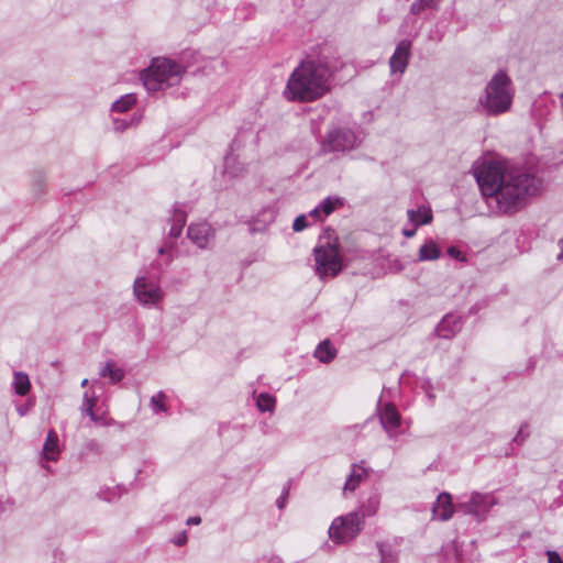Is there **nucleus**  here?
<instances>
[{
  "instance_id": "f257e3e1",
  "label": "nucleus",
  "mask_w": 563,
  "mask_h": 563,
  "mask_svg": "<svg viewBox=\"0 0 563 563\" xmlns=\"http://www.w3.org/2000/svg\"><path fill=\"white\" fill-rule=\"evenodd\" d=\"M475 177L487 203H495L501 213L518 211L529 196L539 191L537 178L505 162L483 163L476 168Z\"/></svg>"
},
{
  "instance_id": "f03ea898",
  "label": "nucleus",
  "mask_w": 563,
  "mask_h": 563,
  "mask_svg": "<svg viewBox=\"0 0 563 563\" xmlns=\"http://www.w3.org/2000/svg\"><path fill=\"white\" fill-rule=\"evenodd\" d=\"M333 70L320 57H308L300 62L289 75L283 96L292 102H312L331 90Z\"/></svg>"
},
{
  "instance_id": "7ed1b4c3",
  "label": "nucleus",
  "mask_w": 563,
  "mask_h": 563,
  "mask_svg": "<svg viewBox=\"0 0 563 563\" xmlns=\"http://www.w3.org/2000/svg\"><path fill=\"white\" fill-rule=\"evenodd\" d=\"M515 87L509 75L499 69L486 82L477 100V109L486 115L497 117L510 111Z\"/></svg>"
},
{
  "instance_id": "20e7f679",
  "label": "nucleus",
  "mask_w": 563,
  "mask_h": 563,
  "mask_svg": "<svg viewBox=\"0 0 563 563\" xmlns=\"http://www.w3.org/2000/svg\"><path fill=\"white\" fill-rule=\"evenodd\" d=\"M185 68L165 57L154 58L150 66L141 71L140 79L148 92L166 90L180 84Z\"/></svg>"
},
{
  "instance_id": "39448f33",
  "label": "nucleus",
  "mask_w": 563,
  "mask_h": 563,
  "mask_svg": "<svg viewBox=\"0 0 563 563\" xmlns=\"http://www.w3.org/2000/svg\"><path fill=\"white\" fill-rule=\"evenodd\" d=\"M314 271L320 278L334 277L342 269V258L338 243L321 239L313 251Z\"/></svg>"
},
{
  "instance_id": "423d86ee",
  "label": "nucleus",
  "mask_w": 563,
  "mask_h": 563,
  "mask_svg": "<svg viewBox=\"0 0 563 563\" xmlns=\"http://www.w3.org/2000/svg\"><path fill=\"white\" fill-rule=\"evenodd\" d=\"M363 521L358 511L336 517L329 527L328 534L334 544H346L362 531Z\"/></svg>"
},
{
  "instance_id": "0eeeda50",
  "label": "nucleus",
  "mask_w": 563,
  "mask_h": 563,
  "mask_svg": "<svg viewBox=\"0 0 563 563\" xmlns=\"http://www.w3.org/2000/svg\"><path fill=\"white\" fill-rule=\"evenodd\" d=\"M133 294L140 305L147 307L157 306L164 297V291L158 280L146 276L135 278Z\"/></svg>"
},
{
  "instance_id": "6e6552de",
  "label": "nucleus",
  "mask_w": 563,
  "mask_h": 563,
  "mask_svg": "<svg viewBox=\"0 0 563 563\" xmlns=\"http://www.w3.org/2000/svg\"><path fill=\"white\" fill-rule=\"evenodd\" d=\"M496 504L497 499L492 494L473 493L468 501L460 504V508L464 512L483 520Z\"/></svg>"
},
{
  "instance_id": "1a4fd4ad",
  "label": "nucleus",
  "mask_w": 563,
  "mask_h": 563,
  "mask_svg": "<svg viewBox=\"0 0 563 563\" xmlns=\"http://www.w3.org/2000/svg\"><path fill=\"white\" fill-rule=\"evenodd\" d=\"M379 419L382 427L387 432L390 439L397 438L399 434L398 428L401 423V417L396 407L387 402L379 409Z\"/></svg>"
},
{
  "instance_id": "9d476101",
  "label": "nucleus",
  "mask_w": 563,
  "mask_h": 563,
  "mask_svg": "<svg viewBox=\"0 0 563 563\" xmlns=\"http://www.w3.org/2000/svg\"><path fill=\"white\" fill-rule=\"evenodd\" d=\"M356 136L350 130H335L327 137V147L330 151H347L355 146Z\"/></svg>"
},
{
  "instance_id": "9b49d317",
  "label": "nucleus",
  "mask_w": 563,
  "mask_h": 563,
  "mask_svg": "<svg viewBox=\"0 0 563 563\" xmlns=\"http://www.w3.org/2000/svg\"><path fill=\"white\" fill-rule=\"evenodd\" d=\"M410 52H411V43L407 40H404L398 43L396 46V49L394 54L391 55L389 59V66L391 74L399 73L400 75L404 74L408 66V62L410 58Z\"/></svg>"
},
{
  "instance_id": "f8f14e48",
  "label": "nucleus",
  "mask_w": 563,
  "mask_h": 563,
  "mask_svg": "<svg viewBox=\"0 0 563 563\" xmlns=\"http://www.w3.org/2000/svg\"><path fill=\"white\" fill-rule=\"evenodd\" d=\"M187 235L194 244L200 249H205L213 239L214 231L209 223L201 222L191 224L188 228Z\"/></svg>"
},
{
  "instance_id": "ddd939ff",
  "label": "nucleus",
  "mask_w": 563,
  "mask_h": 563,
  "mask_svg": "<svg viewBox=\"0 0 563 563\" xmlns=\"http://www.w3.org/2000/svg\"><path fill=\"white\" fill-rule=\"evenodd\" d=\"M408 221L415 228H419L423 224H429L432 222L433 214L432 210L429 206H418L417 208H411L407 210Z\"/></svg>"
},
{
  "instance_id": "4468645a",
  "label": "nucleus",
  "mask_w": 563,
  "mask_h": 563,
  "mask_svg": "<svg viewBox=\"0 0 563 563\" xmlns=\"http://www.w3.org/2000/svg\"><path fill=\"white\" fill-rule=\"evenodd\" d=\"M432 511L433 516L439 520L445 521L450 519L454 512L451 496L446 493L440 494L433 506Z\"/></svg>"
},
{
  "instance_id": "2eb2a0df",
  "label": "nucleus",
  "mask_w": 563,
  "mask_h": 563,
  "mask_svg": "<svg viewBox=\"0 0 563 563\" xmlns=\"http://www.w3.org/2000/svg\"><path fill=\"white\" fill-rule=\"evenodd\" d=\"M60 449L58 435L54 430L48 431L46 441L42 451V460L46 462H56L59 457Z\"/></svg>"
},
{
  "instance_id": "dca6fc26",
  "label": "nucleus",
  "mask_w": 563,
  "mask_h": 563,
  "mask_svg": "<svg viewBox=\"0 0 563 563\" xmlns=\"http://www.w3.org/2000/svg\"><path fill=\"white\" fill-rule=\"evenodd\" d=\"M440 246L433 239H426L420 245L417 254V262H431L441 257Z\"/></svg>"
},
{
  "instance_id": "f3484780",
  "label": "nucleus",
  "mask_w": 563,
  "mask_h": 563,
  "mask_svg": "<svg viewBox=\"0 0 563 563\" xmlns=\"http://www.w3.org/2000/svg\"><path fill=\"white\" fill-rule=\"evenodd\" d=\"M342 202L339 198L328 197L322 200V202L310 211L309 216L314 219V221L321 220L323 217H328L331 214Z\"/></svg>"
},
{
  "instance_id": "a211bd4d",
  "label": "nucleus",
  "mask_w": 563,
  "mask_h": 563,
  "mask_svg": "<svg viewBox=\"0 0 563 563\" xmlns=\"http://www.w3.org/2000/svg\"><path fill=\"white\" fill-rule=\"evenodd\" d=\"M461 330V320L455 316H445L437 327V333L442 338H451Z\"/></svg>"
},
{
  "instance_id": "6ab92c4d",
  "label": "nucleus",
  "mask_w": 563,
  "mask_h": 563,
  "mask_svg": "<svg viewBox=\"0 0 563 563\" xmlns=\"http://www.w3.org/2000/svg\"><path fill=\"white\" fill-rule=\"evenodd\" d=\"M367 477V471L361 465H353L352 471L344 484L343 492L352 493Z\"/></svg>"
},
{
  "instance_id": "aec40b11",
  "label": "nucleus",
  "mask_w": 563,
  "mask_h": 563,
  "mask_svg": "<svg viewBox=\"0 0 563 563\" xmlns=\"http://www.w3.org/2000/svg\"><path fill=\"white\" fill-rule=\"evenodd\" d=\"M380 505V496L378 494L371 495L366 501L362 505L361 514L362 521L364 522L365 517H371L377 514Z\"/></svg>"
},
{
  "instance_id": "412c9836",
  "label": "nucleus",
  "mask_w": 563,
  "mask_h": 563,
  "mask_svg": "<svg viewBox=\"0 0 563 563\" xmlns=\"http://www.w3.org/2000/svg\"><path fill=\"white\" fill-rule=\"evenodd\" d=\"M99 375L108 377L112 383H118L123 378L124 372L117 367L113 362L109 361L101 367Z\"/></svg>"
},
{
  "instance_id": "4be33fe9",
  "label": "nucleus",
  "mask_w": 563,
  "mask_h": 563,
  "mask_svg": "<svg viewBox=\"0 0 563 563\" xmlns=\"http://www.w3.org/2000/svg\"><path fill=\"white\" fill-rule=\"evenodd\" d=\"M173 224L169 230V236L173 239H177L183 231V228L186 222V214L181 210H175L172 217Z\"/></svg>"
},
{
  "instance_id": "5701e85b",
  "label": "nucleus",
  "mask_w": 563,
  "mask_h": 563,
  "mask_svg": "<svg viewBox=\"0 0 563 563\" xmlns=\"http://www.w3.org/2000/svg\"><path fill=\"white\" fill-rule=\"evenodd\" d=\"M136 103V96L128 93L112 103L111 110L113 112L123 113L130 110Z\"/></svg>"
},
{
  "instance_id": "b1692460",
  "label": "nucleus",
  "mask_w": 563,
  "mask_h": 563,
  "mask_svg": "<svg viewBox=\"0 0 563 563\" xmlns=\"http://www.w3.org/2000/svg\"><path fill=\"white\" fill-rule=\"evenodd\" d=\"M13 388L18 395H26L31 388L29 376L21 372L15 373L13 379Z\"/></svg>"
},
{
  "instance_id": "393cba45",
  "label": "nucleus",
  "mask_w": 563,
  "mask_h": 563,
  "mask_svg": "<svg viewBox=\"0 0 563 563\" xmlns=\"http://www.w3.org/2000/svg\"><path fill=\"white\" fill-rule=\"evenodd\" d=\"M256 406L262 412H273L276 406V399L267 393H262L257 396Z\"/></svg>"
},
{
  "instance_id": "a878e982",
  "label": "nucleus",
  "mask_w": 563,
  "mask_h": 563,
  "mask_svg": "<svg viewBox=\"0 0 563 563\" xmlns=\"http://www.w3.org/2000/svg\"><path fill=\"white\" fill-rule=\"evenodd\" d=\"M334 354V349L327 341L320 343L314 352L316 357L323 363L330 362Z\"/></svg>"
},
{
  "instance_id": "bb28decb",
  "label": "nucleus",
  "mask_w": 563,
  "mask_h": 563,
  "mask_svg": "<svg viewBox=\"0 0 563 563\" xmlns=\"http://www.w3.org/2000/svg\"><path fill=\"white\" fill-rule=\"evenodd\" d=\"M441 0H416L410 7L412 14H420L426 9H437Z\"/></svg>"
},
{
  "instance_id": "cd10ccee",
  "label": "nucleus",
  "mask_w": 563,
  "mask_h": 563,
  "mask_svg": "<svg viewBox=\"0 0 563 563\" xmlns=\"http://www.w3.org/2000/svg\"><path fill=\"white\" fill-rule=\"evenodd\" d=\"M142 120L141 114H134L131 120H123V119H114L113 120V130L115 132H123L130 126H136Z\"/></svg>"
},
{
  "instance_id": "c85d7f7f",
  "label": "nucleus",
  "mask_w": 563,
  "mask_h": 563,
  "mask_svg": "<svg viewBox=\"0 0 563 563\" xmlns=\"http://www.w3.org/2000/svg\"><path fill=\"white\" fill-rule=\"evenodd\" d=\"M166 395L162 391L153 395L150 399V405L154 413L166 412L167 407L165 404Z\"/></svg>"
},
{
  "instance_id": "c756f323",
  "label": "nucleus",
  "mask_w": 563,
  "mask_h": 563,
  "mask_svg": "<svg viewBox=\"0 0 563 563\" xmlns=\"http://www.w3.org/2000/svg\"><path fill=\"white\" fill-rule=\"evenodd\" d=\"M243 168L236 162V158L233 156H228L224 159V169L223 173L229 175L230 177H236L242 173Z\"/></svg>"
},
{
  "instance_id": "7c9ffc66",
  "label": "nucleus",
  "mask_w": 563,
  "mask_h": 563,
  "mask_svg": "<svg viewBox=\"0 0 563 563\" xmlns=\"http://www.w3.org/2000/svg\"><path fill=\"white\" fill-rule=\"evenodd\" d=\"M379 553L382 563H394L397 560V553L389 544H380Z\"/></svg>"
},
{
  "instance_id": "2f4dec72",
  "label": "nucleus",
  "mask_w": 563,
  "mask_h": 563,
  "mask_svg": "<svg viewBox=\"0 0 563 563\" xmlns=\"http://www.w3.org/2000/svg\"><path fill=\"white\" fill-rule=\"evenodd\" d=\"M84 412H86L90 420L92 422H95L96 424H100V426H108L109 424V421L106 419L104 415H99L95 411V407H87L85 409H82Z\"/></svg>"
},
{
  "instance_id": "473e14b6",
  "label": "nucleus",
  "mask_w": 563,
  "mask_h": 563,
  "mask_svg": "<svg viewBox=\"0 0 563 563\" xmlns=\"http://www.w3.org/2000/svg\"><path fill=\"white\" fill-rule=\"evenodd\" d=\"M96 402H97V397L95 396L93 393L91 395L89 393H85L84 398H82L81 409H85L87 407H96Z\"/></svg>"
},
{
  "instance_id": "72a5a7b5",
  "label": "nucleus",
  "mask_w": 563,
  "mask_h": 563,
  "mask_svg": "<svg viewBox=\"0 0 563 563\" xmlns=\"http://www.w3.org/2000/svg\"><path fill=\"white\" fill-rule=\"evenodd\" d=\"M308 227V223H307V217L306 216H299L295 219L294 221V224H292V229L296 231V232H299V231H302L305 228Z\"/></svg>"
},
{
  "instance_id": "f704fd0d",
  "label": "nucleus",
  "mask_w": 563,
  "mask_h": 563,
  "mask_svg": "<svg viewBox=\"0 0 563 563\" xmlns=\"http://www.w3.org/2000/svg\"><path fill=\"white\" fill-rule=\"evenodd\" d=\"M448 254L455 260H459L462 262L465 261V257L462 255L461 251L454 246H451L448 249Z\"/></svg>"
},
{
  "instance_id": "c9c22d12",
  "label": "nucleus",
  "mask_w": 563,
  "mask_h": 563,
  "mask_svg": "<svg viewBox=\"0 0 563 563\" xmlns=\"http://www.w3.org/2000/svg\"><path fill=\"white\" fill-rule=\"evenodd\" d=\"M547 556H548L549 563H563V560L561 559L559 553H556L554 551H548Z\"/></svg>"
},
{
  "instance_id": "e433bc0d",
  "label": "nucleus",
  "mask_w": 563,
  "mask_h": 563,
  "mask_svg": "<svg viewBox=\"0 0 563 563\" xmlns=\"http://www.w3.org/2000/svg\"><path fill=\"white\" fill-rule=\"evenodd\" d=\"M186 542H187V534H186V532H185V531H183V532L178 533V534L175 537V539H174V543H175L176 545H179V547H180V545L186 544Z\"/></svg>"
},
{
  "instance_id": "4c0bfd02",
  "label": "nucleus",
  "mask_w": 563,
  "mask_h": 563,
  "mask_svg": "<svg viewBox=\"0 0 563 563\" xmlns=\"http://www.w3.org/2000/svg\"><path fill=\"white\" fill-rule=\"evenodd\" d=\"M417 229L418 228H415L413 225H411V228H405L402 230V234L406 236V238H412L416 232H417Z\"/></svg>"
},
{
  "instance_id": "58836bf2",
  "label": "nucleus",
  "mask_w": 563,
  "mask_h": 563,
  "mask_svg": "<svg viewBox=\"0 0 563 563\" xmlns=\"http://www.w3.org/2000/svg\"><path fill=\"white\" fill-rule=\"evenodd\" d=\"M201 522V518L196 516V517H190L188 518L187 520V525H199Z\"/></svg>"
},
{
  "instance_id": "ea45409f",
  "label": "nucleus",
  "mask_w": 563,
  "mask_h": 563,
  "mask_svg": "<svg viewBox=\"0 0 563 563\" xmlns=\"http://www.w3.org/2000/svg\"><path fill=\"white\" fill-rule=\"evenodd\" d=\"M170 247H172V246H170V245H168V244L163 245L162 247H159V250H158V254H159V255H164V254L168 253V252H169V250H170Z\"/></svg>"
},
{
  "instance_id": "a19ab883",
  "label": "nucleus",
  "mask_w": 563,
  "mask_h": 563,
  "mask_svg": "<svg viewBox=\"0 0 563 563\" xmlns=\"http://www.w3.org/2000/svg\"><path fill=\"white\" fill-rule=\"evenodd\" d=\"M558 246L560 247V254L558 255V258H563V240H560L558 243Z\"/></svg>"
},
{
  "instance_id": "79ce46f5",
  "label": "nucleus",
  "mask_w": 563,
  "mask_h": 563,
  "mask_svg": "<svg viewBox=\"0 0 563 563\" xmlns=\"http://www.w3.org/2000/svg\"><path fill=\"white\" fill-rule=\"evenodd\" d=\"M87 384H88V379H87V378H85V379L81 382V386H82V387H85V386H87Z\"/></svg>"
},
{
  "instance_id": "37998d69",
  "label": "nucleus",
  "mask_w": 563,
  "mask_h": 563,
  "mask_svg": "<svg viewBox=\"0 0 563 563\" xmlns=\"http://www.w3.org/2000/svg\"><path fill=\"white\" fill-rule=\"evenodd\" d=\"M522 434H523V428L521 427L517 437L522 435Z\"/></svg>"
},
{
  "instance_id": "c03bdc74",
  "label": "nucleus",
  "mask_w": 563,
  "mask_h": 563,
  "mask_svg": "<svg viewBox=\"0 0 563 563\" xmlns=\"http://www.w3.org/2000/svg\"><path fill=\"white\" fill-rule=\"evenodd\" d=\"M561 106L563 107V92L560 96Z\"/></svg>"
}]
</instances>
